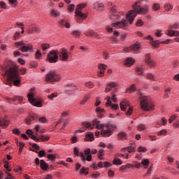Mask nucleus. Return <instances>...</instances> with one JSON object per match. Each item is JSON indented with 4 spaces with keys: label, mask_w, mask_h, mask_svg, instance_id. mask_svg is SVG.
I'll use <instances>...</instances> for the list:
<instances>
[{
    "label": "nucleus",
    "mask_w": 179,
    "mask_h": 179,
    "mask_svg": "<svg viewBox=\"0 0 179 179\" xmlns=\"http://www.w3.org/2000/svg\"><path fill=\"white\" fill-rule=\"evenodd\" d=\"M109 6H112L110 8V20H113V22H117V20H120V17H121L120 15H118V13H117V10L115 9V6H113V3L110 2L108 3Z\"/></svg>",
    "instance_id": "obj_7"
},
{
    "label": "nucleus",
    "mask_w": 179,
    "mask_h": 179,
    "mask_svg": "<svg viewBox=\"0 0 179 179\" xmlns=\"http://www.w3.org/2000/svg\"><path fill=\"white\" fill-rule=\"evenodd\" d=\"M41 58V52L40 50H37L36 52V59H40Z\"/></svg>",
    "instance_id": "obj_57"
},
{
    "label": "nucleus",
    "mask_w": 179,
    "mask_h": 179,
    "mask_svg": "<svg viewBox=\"0 0 179 179\" xmlns=\"http://www.w3.org/2000/svg\"><path fill=\"white\" fill-rule=\"evenodd\" d=\"M85 86L87 87H90V89H92V87H94V85H93V83L92 82H88L85 83Z\"/></svg>",
    "instance_id": "obj_58"
},
{
    "label": "nucleus",
    "mask_w": 179,
    "mask_h": 179,
    "mask_svg": "<svg viewBox=\"0 0 179 179\" xmlns=\"http://www.w3.org/2000/svg\"><path fill=\"white\" fill-rule=\"evenodd\" d=\"M117 86V83H108L106 85V88L105 90V93H108L109 92H110L111 89H113V87H116Z\"/></svg>",
    "instance_id": "obj_16"
},
{
    "label": "nucleus",
    "mask_w": 179,
    "mask_h": 179,
    "mask_svg": "<svg viewBox=\"0 0 179 179\" xmlns=\"http://www.w3.org/2000/svg\"><path fill=\"white\" fill-rule=\"evenodd\" d=\"M13 133L15 134V135H20V130L18 129H14L13 130Z\"/></svg>",
    "instance_id": "obj_63"
},
{
    "label": "nucleus",
    "mask_w": 179,
    "mask_h": 179,
    "mask_svg": "<svg viewBox=\"0 0 179 179\" xmlns=\"http://www.w3.org/2000/svg\"><path fill=\"white\" fill-rule=\"evenodd\" d=\"M85 34L87 37H97V34H96L93 30L88 31L87 33H85Z\"/></svg>",
    "instance_id": "obj_33"
},
{
    "label": "nucleus",
    "mask_w": 179,
    "mask_h": 179,
    "mask_svg": "<svg viewBox=\"0 0 179 179\" xmlns=\"http://www.w3.org/2000/svg\"><path fill=\"white\" fill-rule=\"evenodd\" d=\"M122 150H127L129 152V153H132L134 152H135V148L133 146H130V147H126L122 149Z\"/></svg>",
    "instance_id": "obj_40"
},
{
    "label": "nucleus",
    "mask_w": 179,
    "mask_h": 179,
    "mask_svg": "<svg viewBox=\"0 0 179 179\" xmlns=\"http://www.w3.org/2000/svg\"><path fill=\"white\" fill-rule=\"evenodd\" d=\"M137 75H143V69L142 67L136 68Z\"/></svg>",
    "instance_id": "obj_43"
},
{
    "label": "nucleus",
    "mask_w": 179,
    "mask_h": 179,
    "mask_svg": "<svg viewBox=\"0 0 179 179\" xmlns=\"http://www.w3.org/2000/svg\"><path fill=\"white\" fill-rule=\"evenodd\" d=\"M44 156H45V151L44 150H40L38 152V157H44Z\"/></svg>",
    "instance_id": "obj_59"
},
{
    "label": "nucleus",
    "mask_w": 179,
    "mask_h": 179,
    "mask_svg": "<svg viewBox=\"0 0 179 179\" xmlns=\"http://www.w3.org/2000/svg\"><path fill=\"white\" fill-rule=\"evenodd\" d=\"M140 47L141 46H139V44L135 43L134 45H133L130 48H126L125 51L127 52H128L129 51H138V50H139Z\"/></svg>",
    "instance_id": "obj_17"
},
{
    "label": "nucleus",
    "mask_w": 179,
    "mask_h": 179,
    "mask_svg": "<svg viewBox=\"0 0 179 179\" xmlns=\"http://www.w3.org/2000/svg\"><path fill=\"white\" fill-rule=\"evenodd\" d=\"M152 8L155 12H157V10H160V4L155 3L152 5Z\"/></svg>",
    "instance_id": "obj_42"
},
{
    "label": "nucleus",
    "mask_w": 179,
    "mask_h": 179,
    "mask_svg": "<svg viewBox=\"0 0 179 179\" xmlns=\"http://www.w3.org/2000/svg\"><path fill=\"white\" fill-rule=\"evenodd\" d=\"M157 135L161 136L162 135H167V130L162 129L157 133Z\"/></svg>",
    "instance_id": "obj_51"
},
{
    "label": "nucleus",
    "mask_w": 179,
    "mask_h": 179,
    "mask_svg": "<svg viewBox=\"0 0 179 179\" xmlns=\"http://www.w3.org/2000/svg\"><path fill=\"white\" fill-rule=\"evenodd\" d=\"M33 33H40V28L38 27H34L28 30V34H33Z\"/></svg>",
    "instance_id": "obj_27"
},
{
    "label": "nucleus",
    "mask_w": 179,
    "mask_h": 179,
    "mask_svg": "<svg viewBox=\"0 0 179 179\" xmlns=\"http://www.w3.org/2000/svg\"><path fill=\"white\" fill-rule=\"evenodd\" d=\"M73 153L74 155H76V156H78L79 157H80L82 162H85L86 160V157L85 156V154H83V152H79V150H78V148H74Z\"/></svg>",
    "instance_id": "obj_14"
},
{
    "label": "nucleus",
    "mask_w": 179,
    "mask_h": 179,
    "mask_svg": "<svg viewBox=\"0 0 179 179\" xmlns=\"http://www.w3.org/2000/svg\"><path fill=\"white\" fill-rule=\"evenodd\" d=\"M71 143H76L78 142V137L76 136H73L70 138Z\"/></svg>",
    "instance_id": "obj_54"
},
{
    "label": "nucleus",
    "mask_w": 179,
    "mask_h": 179,
    "mask_svg": "<svg viewBox=\"0 0 179 179\" xmlns=\"http://www.w3.org/2000/svg\"><path fill=\"white\" fill-rule=\"evenodd\" d=\"M85 141L88 142H93L94 141V136L92 133H88L86 134Z\"/></svg>",
    "instance_id": "obj_31"
},
{
    "label": "nucleus",
    "mask_w": 179,
    "mask_h": 179,
    "mask_svg": "<svg viewBox=\"0 0 179 179\" xmlns=\"http://www.w3.org/2000/svg\"><path fill=\"white\" fill-rule=\"evenodd\" d=\"M138 131H145L146 129V126L145 124H140L137 128Z\"/></svg>",
    "instance_id": "obj_53"
},
{
    "label": "nucleus",
    "mask_w": 179,
    "mask_h": 179,
    "mask_svg": "<svg viewBox=\"0 0 179 179\" xmlns=\"http://www.w3.org/2000/svg\"><path fill=\"white\" fill-rule=\"evenodd\" d=\"M150 44L151 45H152V47H155V48L159 47V44H160V43H159V41H150Z\"/></svg>",
    "instance_id": "obj_45"
},
{
    "label": "nucleus",
    "mask_w": 179,
    "mask_h": 179,
    "mask_svg": "<svg viewBox=\"0 0 179 179\" xmlns=\"http://www.w3.org/2000/svg\"><path fill=\"white\" fill-rule=\"evenodd\" d=\"M45 80L50 83L58 82V80H59V76H58L57 73L54 71H50L46 75Z\"/></svg>",
    "instance_id": "obj_9"
},
{
    "label": "nucleus",
    "mask_w": 179,
    "mask_h": 179,
    "mask_svg": "<svg viewBox=\"0 0 179 179\" xmlns=\"http://www.w3.org/2000/svg\"><path fill=\"white\" fill-rule=\"evenodd\" d=\"M106 100H107L106 103V107H110L112 110H118V108H120L118 104H113V102H111V97L107 96Z\"/></svg>",
    "instance_id": "obj_11"
},
{
    "label": "nucleus",
    "mask_w": 179,
    "mask_h": 179,
    "mask_svg": "<svg viewBox=\"0 0 179 179\" xmlns=\"http://www.w3.org/2000/svg\"><path fill=\"white\" fill-rule=\"evenodd\" d=\"M113 25L115 27H120V29H127V27L128 26V21L127 20H123L120 22L113 23Z\"/></svg>",
    "instance_id": "obj_12"
},
{
    "label": "nucleus",
    "mask_w": 179,
    "mask_h": 179,
    "mask_svg": "<svg viewBox=\"0 0 179 179\" xmlns=\"http://www.w3.org/2000/svg\"><path fill=\"white\" fill-rule=\"evenodd\" d=\"M148 151V148H145L143 146H140L138 148V152H146Z\"/></svg>",
    "instance_id": "obj_50"
},
{
    "label": "nucleus",
    "mask_w": 179,
    "mask_h": 179,
    "mask_svg": "<svg viewBox=\"0 0 179 179\" xmlns=\"http://www.w3.org/2000/svg\"><path fill=\"white\" fill-rule=\"evenodd\" d=\"M50 16L52 17H58V16H59V12L55 10H52L50 12Z\"/></svg>",
    "instance_id": "obj_39"
},
{
    "label": "nucleus",
    "mask_w": 179,
    "mask_h": 179,
    "mask_svg": "<svg viewBox=\"0 0 179 179\" xmlns=\"http://www.w3.org/2000/svg\"><path fill=\"white\" fill-rule=\"evenodd\" d=\"M92 8L95 10H104V4L101 3H95L93 4Z\"/></svg>",
    "instance_id": "obj_15"
},
{
    "label": "nucleus",
    "mask_w": 179,
    "mask_h": 179,
    "mask_svg": "<svg viewBox=\"0 0 179 179\" xmlns=\"http://www.w3.org/2000/svg\"><path fill=\"white\" fill-rule=\"evenodd\" d=\"M105 128L106 129H102L101 131V136H104L105 138L111 136L113 135V129L114 127L111 124H105Z\"/></svg>",
    "instance_id": "obj_8"
},
{
    "label": "nucleus",
    "mask_w": 179,
    "mask_h": 179,
    "mask_svg": "<svg viewBox=\"0 0 179 179\" xmlns=\"http://www.w3.org/2000/svg\"><path fill=\"white\" fill-rule=\"evenodd\" d=\"M20 37V32H16L14 36V40H19V38Z\"/></svg>",
    "instance_id": "obj_62"
},
{
    "label": "nucleus",
    "mask_w": 179,
    "mask_h": 179,
    "mask_svg": "<svg viewBox=\"0 0 179 179\" xmlns=\"http://www.w3.org/2000/svg\"><path fill=\"white\" fill-rule=\"evenodd\" d=\"M37 118V115L32 114L29 117L25 119V123H27L28 125H30L31 123V121H34Z\"/></svg>",
    "instance_id": "obj_20"
},
{
    "label": "nucleus",
    "mask_w": 179,
    "mask_h": 179,
    "mask_svg": "<svg viewBox=\"0 0 179 179\" xmlns=\"http://www.w3.org/2000/svg\"><path fill=\"white\" fill-rule=\"evenodd\" d=\"M113 164H116V166L122 164V161L120 159V158L115 157L113 159Z\"/></svg>",
    "instance_id": "obj_41"
},
{
    "label": "nucleus",
    "mask_w": 179,
    "mask_h": 179,
    "mask_svg": "<svg viewBox=\"0 0 179 179\" xmlns=\"http://www.w3.org/2000/svg\"><path fill=\"white\" fill-rule=\"evenodd\" d=\"M149 159H143L141 160V164L143 166L144 169H148V166H149Z\"/></svg>",
    "instance_id": "obj_35"
},
{
    "label": "nucleus",
    "mask_w": 179,
    "mask_h": 179,
    "mask_svg": "<svg viewBox=\"0 0 179 179\" xmlns=\"http://www.w3.org/2000/svg\"><path fill=\"white\" fill-rule=\"evenodd\" d=\"M76 90H78V87H76V85L73 84L69 85V94H73Z\"/></svg>",
    "instance_id": "obj_24"
},
{
    "label": "nucleus",
    "mask_w": 179,
    "mask_h": 179,
    "mask_svg": "<svg viewBox=\"0 0 179 179\" xmlns=\"http://www.w3.org/2000/svg\"><path fill=\"white\" fill-rule=\"evenodd\" d=\"M34 141H36V142L38 141H41V142H47V141H50V136L41 135L39 137H37L36 140H34Z\"/></svg>",
    "instance_id": "obj_25"
},
{
    "label": "nucleus",
    "mask_w": 179,
    "mask_h": 179,
    "mask_svg": "<svg viewBox=\"0 0 179 179\" xmlns=\"http://www.w3.org/2000/svg\"><path fill=\"white\" fill-rule=\"evenodd\" d=\"M136 24L138 27L143 26V22H142V20L138 19Z\"/></svg>",
    "instance_id": "obj_61"
},
{
    "label": "nucleus",
    "mask_w": 179,
    "mask_h": 179,
    "mask_svg": "<svg viewBox=\"0 0 179 179\" xmlns=\"http://www.w3.org/2000/svg\"><path fill=\"white\" fill-rule=\"evenodd\" d=\"M145 62L148 66H150V68H153V66L155 65V63L153 62V60H152L150 54H147L145 55Z\"/></svg>",
    "instance_id": "obj_13"
},
{
    "label": "nucleus",
    "mask_w": 179,
    "mask_h": 179,
    "mask_svg": "<svg viewBox=\"0 0 179 179\" xmlns=\"http://www.w3.org/2000/svg\"><path fill=\"white\" fill-rule=\"evenodd\" d=\"M8 125H9V120H7L6 119L0 120V127H2V128H7Z\"/></svg>",
    "instance_id": "obj_26"
},
{
    "label": "nucleus",
    "mask_w": 179,
    "mask_h": 179,
    "mask_svg": "<svg viewBox=\"0 0 179 179\" xmlns=\"http://www.w3.org/2000/svg\"><path fill=\"white\" fill-rule=\"evenodd\" d=\"M81 125L83 127V129H79L78 132H85V131H86V128L94 129V127L97 128V129H103V128H106V124H100V121H99L97 119H95L92 122V124L87 122H82Z\"/></svg>",
    "instance_id": "obj_5"
},
{
    "label": "nucleus",
    "mask_w": 179,
    "mask_h": 179,
    "mask_svg": "<svg viewBox=\"0 0 179 179\" xmlns=\"http://www.w3.org/2000/svg\"><path fill=\"white\" fill-rule=\"evenodd\" d=\"M33 50V45L30 44L24 45L21 47L22 52H27V51H31Z\"/></svg>",
    "instance_id": "obj_18"
},
{
    "label": "nucleus",
    "mask_w": 179,
    "mask_h": 179,
    "mask_svg": "<svg viewBox=\"0 0 179 179\" xmlns=\"http://www.w3.org/2000/svg\"><path fill=\"white\" fill-rule=\"evenodd\" d=\"M110 166H111V164H110V162H99L98 163V167H99V169H103V167H105L106 169H107Z\"/></svg>",
    "instance_id": "obj_29"
},
{
    "label": "nucleus",
    "mask_w": 179,
    "mask_h": 179,
    "mask_svg": "<svg viewBox=\"0 0 179 179\" xmlns=\"http://www.w3.org/2000/svg\"><path fill=\"white\" fill-rule=\"evenodd\" d=\"M148 12L149 6L145 5L141 6V1H138L134 3V5H133V10H130L128 13L126 14V19L127 22L130 23V24H132L137 15H147Z\"/></svg>",
    "instance_id": "obj_2"
},
{
    "label": "nucleus",
    "mask_w": 179,
    "mask_h": 179,
    "mask_svg": "<svg viewBox=\"0 0 179 179\" xmlns=\"http://www.w3.org/2000/svg\"><path fill=\"white\" fill-rule=\"evenodd\" d=\"M40 166H41V169L44 171H47L49 167L48 164H47V162H45L44 159L41 160Z\"/></svg>",
    "instance_id": "obj_23"
},
{
    "label": "nucleus",
    "mask_w": 179,
    "mask_h": 179,
    "mask_svg": "<svg viewBox=\"0 0 179 179\" xmlns=\"http://www.w3.org/2000/svg\"><path fill=\"white\" fill-rule=\"evenodd\" d=\"M96 113H98V115L99 118H101L103 117V113H104V109L101 108H97L96 110Z\"/></svg>",
    "instance_id": "obj_38"
},
{
    "label": "nucleus",
    "mask_w": 179,
    "mask_h": 179,
    "mask_svg": "<svg viewBox=\"0 0 179 179\" xmlns=\"http://www.w3.org/2000/svg\"><path fill=\"white\" fill-rule=\"evenodd\" d=\"M138 99L141 101L140 107L141 110H143V111H152L155 110V105L150 101L149 97L143 96L141 91H138Z\"/></svg>",
    "instance_id": "obj_4"
},
{
    "label": "nucleus",
    "mask_w": 179,
    "mask_h": 179,
    "mask_svg": "<svg viewBox=\"0 0 179 179\" xmlns=\"http://www.w3.org/2000/svg\"><path fill=\"white\" fill-rule=\"evenodd\" d=\"M72 34H73V36H80V31H73L72 32Z\"/></svg>",
    "instance_id": "obj_64"
},
{
    "label": "nucleus",
    "mask_w": 179,
    "mask_h": 179,
    "mask_svg": "<svg viewBox=\"0 0 179 179\" xmlns=\"http://www.w3.org/2000/svg\"><path fill=\"white\" fill-rule=\"evenodd\" d=\"M18 143H19V147H20L18 153H19V155H20V153H22V151L23 150V148H24V143L20 142Z\"/></svg>",
    "instance_id": "obj_48"
},
{
    "label": "nucleus",
    "mask_w": 179,
    "mask_h": 179,
    "mask_svg": "<svg viewBox=\"0 0 179 179\" xmlns=\"http://www.w3.org/2000/svg\"><path fill=\"white\" fill-rule=\"evenodd\" d=\"M48 159L52 161V160H55L56 157H55V155L52 154H49L48 155Z\"/></svg>",
    "instance_id": "obj_60"
},
{
    "label": "nucleus",
    "mask_w": 179,
    "mask_h": 179,
    "mask_svg": "<svg viewBox=\"0 0 179 179\" xmlns=\"http://www.w3.org/2000/svg\"><path fill=\"white\" fill-rule=\"evenodd\" d=\"M147 78L148 79H150V80H156V79L155 78V76H153V74L152 73H148Z\"/></svg>",
    "instance_id": "obj_55"
},
{
    "label": "nucleus",
    "mask_w": 179,
    "mask_h": 179,
    "mask_svg": "<svg viewBox=\"0 0 179 179\" xmlns=\"http://www.w3.org/2000/svg\"><path fill=\"white\" fill-rule=\"evenodd\" d=\"M28 100L31 103V104H33V106H34L35 107H41L42 106L41 102L34 99L33 93H29L28 94Z\"/></svg>",
    "instance_id": "obj_10"
},
{
    "label": "nucleus",
    "mask_w": 179,
    "mask_h": 179,
    "mask_svg": "<svg viewBox=\"0 0 179 179\" xmlns=\"http://www.w3.org/2000/svg\"><path fill=\"white\" fill-rule=\"evenodd\" d=\"M22 100H23V97L22 96H14V98L13 99V101H22Z\"/></svg>",
    "instance_id": "obj_52"
},
{
    "label": "nucleus",
    "mask_w": 179,
    "mask_h": 179,
    "mask_svg": "<svg viewBox=\"0 0 179 179\" xmlns=\"http://www.w3.org/2000/svg\"><path fill=\"white\" fill-rule=\"evenodd\" d=\"M166 34L168 36H170V37H173V36L178 37L179 31H174V30L169 29V30L167 31Z\"/></svg>",
    "instance_id": "obj_22"
},
{
    "label": "nucleus",
    "mask_w": 179,
    "mask_h": 179,
    "mask_svg": "<svg viewBox=\"0 0 179 179\" xmlns=\"http://www.w3.org/2000/svg\"><path fill=\"white\" fill-rule=\"evenodd\" d=\"M4 71L5 75H6L8 78L6 84L12 86V82H13L14 86H19L21 82V78L20 76H19V70L17 69L16 64L12 61H9Z\"/></svg>",
    "instance_id": "obj_1"
},
{
    "label": "nucleus",
    "mask_w": 179,
    "mask_h": 179,
    "mask_svg": "<svg viewBox=\"0 0 179 179\" xmlns=\"http://www.w3.org/2000/svg\"><path fill=\"white\" fill-rule=\"evenodd\" d=\"M113 36H114L110 37V40H111V41L115 42V41H117V37H118V36H120V33L117 31H114Z\"/></svg>",
    "instance_id": "obj_36"
},
{
    "label": "nucleus",
    "mask_w": 179,
    "mask_h": 179,
    "mask_svg": "<svg viewBox=\"0 0 179 179\" xmlns=\"http://www.w3.org/2000/svg\"><path fill=\"white\" fill-rule=\"evenodd\" d=\"M27 135H29V137L31 138V139L37 140V136H34V132L31 131V129H27L26 131Z\"/></svg>",
    "instance_id": "obj_28"
},
{
    "label": "nucleus",
    "mask_w": 179,
    "mask_h": 179,
    "mask_svg": "<svg viewBox=\"0 0 179 179\" xmlns=\"http://www.w3.org/2000/svg\"><path fill=\"white\" fill-rule=\"evenodd\" d=\"M134 64H135V60L131 57L127 58L125 61L126 66H131Z\"/></svg>",
    "instance_id": "obj_32"
},
{
    "label": "nucleus",
    "mask_w": 179,
    "mask_h": 179,
    "mask_svg": "<svg viewBox=\"0 0 179 179\" xmlns=\"http://www.w3.org/2000/svg\"><path fill=\"white\" fill-rule=\"evenodd\" d=\"M87 5L86 3L83 4H78L76 8V22L78 23H82L83 20L87 17V15L83 13H82V10L84 9V8H86Z\"/></svg>",
    "instance_id": "obj_6"
},
{
    "label": "nucleus",
    "mask_w": 179,
    "mask_h": 179,
    "mask_svg": "<svg viewBox=\"0 0 179 179\" xmlns=\"http://www.w3.org/2000/svg\"><path fill=\"white\" fill-rule=\"evenodd\" d=\"M90 148H86L84 150L85 155L87 156V157L85 158V160H87V162H92V155H90Z\"/></svg>",
    "instance_id": "obj_19"
},
{
    "label": "nucleus",
    "mask_w": 179,
    "mask_h": 179,
    "mask_svg": "<svg viewBox=\"0 0 179 179\" xmlns=\"http://www.w3.org/2000/svg\"><path fill=\"white\" fill-rule=\"evenodd\" d=\"M41 48L43 51H45V50H48V48H50V44L43 43L41 44Z\"/></svg>",
    "instance_id": "obj_49"
},
{
    "label": "nucleus",
    "mask_w": 179,
    "mask_h": 179,
    "mask_svg": "<svg viewBox=\"0 0 179 179\" xmlns=\"http://www.w3.org/2000/svg\"><path fill=\"white\" fill-rule=\"evenodd\" d=\"M136 90V87H135V85H131V87L127 90V92H129V93H132V92H135Z\"/></svg>",
    "instance_id": "obj_46"
},
{
    "label": "nucleus",
    "mask_w": 179,
    "mask_h": 179,
    "mask_svg": "<svg viewBox=\"0 0 179 179\" xmlns=\"http://www.w3.org/2000/svg\"><path fill=\"white\" fill-rule=\"evenodd\" d=\"M120 106L122 111H125V110H127V107L129 106V103H128V101L124 100L120 102Z\"/></svg>",
    "instance_id": "obj_21"
},
{
    "label": "nucleus",
    "mask_w": 179,
    "mask_h": 179,
    "mask_svg": "<svg viewBox=\"0 0 179 179\" xmlns=\"http://www.w3.org/2000/svg\"><path fill=\"white\" fill-rule=\"evenodd\" d=\"M58 55L60 57L62 61H66L68 59V53L65 48H62L61 51L51 50L47 56V61L50 64H55L58 62Z\"/></svg>",
    "instance_id": "obj_3"
},
{
    "label": "nucleus",
    "mask_w": 179,
    "mask_h": 179,
    "mask_svg": "<svg viewBox=\"0 0 179 179\" xmlns=\"http://www.w3.org/2000/svg\"><path fill=\"white\" fill-rule=\"evenodd\" d=\"M173 5L171 3H166L164 5V9H165L166 12H170V10H173Z\"/></svg>",
    "instance_id": "obj_34"
},
{
    "label": "nucleus",
    "mask_w": 179,
    "mask_h": 179,
    "mask_svg": "<svg viewBox=\"0 0 179 179\" xmlns=\"http://www.w3.org/2000/svg\"><path fill=\"white\" fill-rule=\"evenodd\" d=\"M59 24L62 27H66L68 29V21L66 20H62L59 22Z\"/></svg>",
    "instance_id": "obj_37"
},
{
    "label": "nucleus",
    "mask_w": 179,
    "mask_h": 179,
    "mask_svg": "<svg viewBox=\"0 0 179 179\" xmlns=\"http://www.w3.org/2000/svg\"><path fill=\"white\" fill-rule=\"evenodd\" d=\"M117 139L119 141H124L127 139V134L124 131H121L117 134Z\"/></svg>",
    "instance_id": "obj_30"
},
{
    "label": "nucleus",
    "mask_w": 179,
    "mask_h": 179,
    "mask_svg": "<svg viewBox=\"0 0 179 179\" xmlns=\"http://www.w3.org/2000/svg\"><path fill=\"white\" fill-rule=\"evenodd\" d=\"M98 68L99 69H100V71H105L106 69H107V65L104 64H100L98 65Z\"/></svg>",
    "instance_id": "obj_44"
},
{
    "label": "nucleus",
    "mask_w": 179,
    "mask_h": 179,
    "mask_svg": "<svg viewBox=\"0 0 179 179\" xmlns=\"http://www.w3.org/2000/svg\"><path fill=\"white\" fill-rule=\"evenodd\" d=\"M80 174H85V176H87V174H89V171L88 169L83 167L80 170Z\"/></svg>",
    "instance_id": "obj_47"
},
{
    "label": "nucleus",
    "mask_w": 179,
    "mask_h": 179,
    "mask_svg": "<svg viewBox=\"0 0 179 179\" xmlns=\"http://www.w3.org/2000/svg\"><path fill=\"white\" fill-rule=\"evenodd\" d=\"M58 96V94H55V93H52L50 95H48V99H50V100H54L55 97H57Z\"/></svg>",
    "instance_id": "obj_56"
}]
</instances>
